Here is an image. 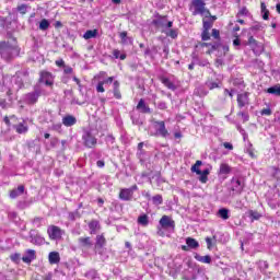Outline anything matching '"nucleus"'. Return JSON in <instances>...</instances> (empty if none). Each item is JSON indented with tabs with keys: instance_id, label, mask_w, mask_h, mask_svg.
I'll return each instance as SVG.
<instances>
[{
	"instance_id": "473e14b6",
	"label": "nucleus",
	"mask_w": 280,
	"mask_h": 280,
	"mask_svg": "<svg viewBox=\"0 0 280 280\" xmlns=\"http://www.w3.org/2000/svg\"><path fill=\"white\" fill-rule=\"evenodd\" d=\"M49 25L50 23L48 22L47 19H43L40 22H39V30L42 32H47V30H49Z\"/></svg>"
},
{
	"instance_id": "e433bc0d",
	"label": "nucleus",
	"mask_w": 280,
	"mask_h": 280,
	"mask_svg": "<svg viewBox=\"0 0 280 280\" xmlns=\"http://www.w3.org/2000/svg\"><path fill=\"white\" fill-rule=\"evenodd\" d=\"M231 173V166L228 164H221L220 166V174H230Z\"/></svg>"
},
{
	"instance_id": "9b49d317",
	"label": "nucleus",
	"mask_w": 280,
	"mask_h": 280,
	"mask_svg": "<svg viewBox=\"0 0 280 280\" xmlns=\"http://www.w3.org/2000/svg\"><path fill=\"white\" fill-rule=\"evenodd\" d=\"M38 97H40V93L32 92L26 94L25 102H27V104H36L38 102Z\"/></svg>"
},
{
	"instance_id": "2eb2a0df",
	"label": "nucleus",
	"mask_w": 280,
	"mask_h": 280,
	"mask_svg": "<svg viewBox=\"0 0 280 280\" xmlns=\"http://www.w3.org/2000/svg\"><path fill=\"white\" fill-rule=\"evenodd\" d=\"M25 191V186L21 185L19 186L16 189H13L10 192V198L14 199V198H19V196H22V194Z\"/></svg>"
},
{
	"instance_id": "3c124183",
	"label": "nucleus",
	"mask_w": 280,
	"mask_h": 280,
	"mask_svg": "<svg viewBox=\"0 0 280 280\" xmlns=\"http://www.w3.org/2000/svg\"><path fill=\"white\" fill-rule=\"evenodd\" d=\"M158 108H160V110H166V108H167V103H165V102L159 103Z\"/></svg>"
},
{
	"instance_id": "f3484780",
	"label": "nucleus",
	"mask_w": 280,
	"mask_h": 280,
	"mask_svg": "<svg viewBox=\"0 0 280 280\" xmlns=\"http://www.w3.org/2000/svg\"><path fill=\"white\" fill-rule=\"evenodd\" d=\"M119 38L122 45H132V37H128V32H121Z\"/></svg>"
},
{
	"instance_id": "6e6d98bb",
	"label": "nucleus",
	"mask_w": 280,
	"mask_h": 280,
	"mask_svg": "<svg viewBox=\"0 0 280 280\" xmlns=\"http://www.w3.org/2000/svg\"><path fill=\"white\" fill-rule=\"evenodd\" d=\"M233 93H234L233 90H229V89L224 90V95H229V97H231V98H233Z\"/></svg>"
},
{
	"instance_id": "e2e57ef3",
	"label": "nucleus",
	"mask_w": 280,
	"mask_h": 280,
	"mask_svg": "<svg viewBox=\"0 0 280 280\" xmlns=\"http://www.w3.org/2000/svg\"><path fill=\"white\" fill-rule=\"evenodd\" d=\"M223 145L226 150H233V144H231L230 142H225L223 143Z\"/></svg>"
},
{
	"instance_id": "aec40b11",
	"label": "nucleus",
	"mask_w": 280,
	"mask_h": 280,
	"mask_svg": "<svg viewBox=\"0 0 280 280\" xmlns=\"http://www.w3.org/2000/svg\"><path fill=\"white\" fill-rule=\"evenodd\" d=\"M42 82H45L47 86H51V73L49 72H42L40 73Z\"/></svg>"
},
{
	"instance_id": "052dcab7",
	"label": "nucleus",
	"mask_w": 280,
	"mask_h": 280,
	"mask_svg": "<svg viewBox=\"0 0 280 280\" xmlns=\"http://www.w3.org/2000/svg\"><path fill=\"white\" fill-rule=\"evenodd\" d=\"M206 244H207L209 250H211L212 242H211V238H210V237H207V238H206Z\"/></svg>"
},
{
	"instance_id": "864d4df0",
	"label": "nucleus",
	"mask_w": 280,
	"mask_h": 280,
	"mask_svg": "<svg viewBox=\"0 0 280 280\" xmlns=\"http://www.w3.org/2000/svg\"><path fill=\"white\" fill-rule=\"evenodd\" d=\"M113 80H115V77H109V78L103 80L102 82H104V84H113Z\"/></svg>"
},
{
	"instance_id": "a878e982",
	"label": "nucleus",
	"mask_w": 280,
	"mask_h": 280,
	"mask_svg": "<svg viewBox=\"0 0 280 280\" xmlns=\"http://www.w3.org/2000/svg\"><path fill=\"white\" fill-rule=\"evenodd\" d=\"M138 224H140L141 226H148V224H150V218L148 217V214H142L138 218Z\"/></svg>"
},
{
	"instance_id": "393cba45",
	"label": "nucleus",
	"mask_w": 280,
	"mask_h": 280,
	"mask_svg": "<svg viewBox=\"0 0 280 280\" xmlns=\"http://www.w3.org/2000/svg\"><path fill=\"white\" fill-rule=\"evenodd\" d=\"M230 210L226 208H221L219 209L217 215H219V218H221L222 220H229L230 215Z\"/></svg>"
},
{
	"instance_id": "58836bf2",
	"label": "nucleus",
	"mask_w": 280,
	"mask_h": 280,
	"mask_svg": "<svg viewBox=\"0 0 280 280\" xmlns=\"http://www.w3.org/2000/svg\"><path fill=\"white\" fill-rule=\"evenodd\" d=\"M153 200V205H163V197L161 195H155L154 197H152Z\"/></svg>"
},
{
	"instance_id": "423d86ee",
	"label": "nucleus",
	"mask_w": 280,
	"mask_h": 280,
	"mask_svg": "<svg viewBox=\"0 0 280 280\" xmlns=\"http://www.w3.org/2000/svg\"><path fill=\"white\" fill-rule=\"evenodd\" d=\"M47 233L50 240H60L62 237V230L56 225L48 226Z\"/></svg>"
},
{
	"instance_id": "69168bd1",
	"label": "nucleus",
	"mask_w": 280,
	"mask_h": 280,
	"mask_svg": "<svg viewBox=\"0 0 280 280\" xmlns=\"http://www.w3.org/2000/svg\"><path fill=\"white\" fill-rule=\"evenodd\" d=\"M113 86H114V91L119 90V81H114Z\"/></svg>"
},
{
	"instance_id": "4c0bfd02",
	"label": "nucleus",
	"mask_w": 280,
	"mask_h": 280,
	"mask_svg": "<svg viewBox=\"0 0 280 280\" xmlns=\"http://www.w3.org/2000/svg\"><path fill=\"white\" fill-rule=\"evenodd\" d=\"M211 27H213V21L203 19V30L209 31Z\"/></svg>"
},
{
	"instance_id": "5701e85b",
	"label": "nucleus",
	"mask_w": 280,
	"mask_h": 280,
	"mask_svg": "<svg viewBox=\"0 0 280 280\" xmlns=\"http://www.w3.org/2000/svg\"><path fill=\"white\" fill-rule=\"evenodd\" d=\"M42 121H45V124H51L54 121V114L51 112H44Z\"/></svg>"
},
{
	"instance_id": "09e8293b",
	"label": "nucleus",
	"mask_w": 280,
	"mask_h": 280,
	"mask_svg": "<svg viewBox=\"0 0 280 280\" xmlns=\"http://www.w3.org/2000/svg\"><path fill=\"white\" fill-rule=\"evenodd\" d=\"M113 93L116 100H121V92L119 90H113Z\"/></svg>"
},
{
	"instance_id": "b1692460",
	"label": "nucleus",
	"mask_w": 280,
	"mask_h": 280,
	"mask_svg": "<svg viewBox=\"0 0 280 280\" xmlns=\"http://www.w3.org/2000/svg\"><path fill=\"white\" fill-rule=\"evenodd\" d=\"M186 244H187L188 248H192V249L198 248L200 246L198 241H196L192 237H187L186 238Z\"/></svg>"
},
{
	"instance_id": "4468645a",
	"label": "nucleus",
	"mask_w": 280,
	"mask_h": 280,
	"mask_svg": "<svg viewBox=\"0 0 280 280\" xmlns=\"http://www.w3.org/2000/svg\"><path fill=\"white\" fill-rule=\"evenodd\" d=\"M137 109L140 110V113H152V110L150 109V106L145 105V101H143V98H141L137 105Z\"/></svg>"
},
{
	"instance_id": "a18cd8bd",
	"label": "nucleus",
	"mask_w": 280,
	"mask_h": 280,
	"mask_svg": "<svg viewBox=\"0 0 280 280\" xmlns=\"http://www.w3.org/2000/svg\"><path fill=\"white\" fill-rule=\"evenodd\" d=\"M11 260L14 261L15 264H19V261H21V254L11 255Z\"/></svg>"
},
{
	"instance_id": "7ed1b4c3",
	"label": "nucleus",
	"mask_w": 280,
	"mask_h": 280,
	"mask_svg": "<svg viewBox=\"0 0 280 280\" xmlns=\"http://www.w3.org/2000/svg\"><path fill=\"white\" fill-rule=\"evenodd\" d=\"M153 128L154 131H152V129L150 130V135H152V137H163L164 139L170 137V131H167V128L165 127V121H153Z\"/></svg>"
},
{
	"instance_id": "f704fd0d",
	"label": "nucleus",
	"mask_w": 280,
	"mask_h": 280,
	"mask_svg": "<svg viewBox=\"0 0 280 280\" xmlns=\"http://www.w3.org/2000/svg\"><path fill=\"white\" fill-rule=\"evenodd\" d=\"M237 19L242 18V16H250V12L248 11V9H246V7L241 8V10L237 12L236 14Z\"/></svg>"
},
{
	"instance_id": "774afa93",
	"label": "nucleus",
	"mask_w": 280,
	"mask_h": 280,
	"mask_svg": "<svg viewBox=\"0 0 280 280\" xmlns=\"http://www.w3.org/2000/svg\"><path fill=\"white\" fill-rule=\"evenodd\" d=\"M96 165H97V167H104L105 163H104V161L98 160V161L96 162Z\"/></svg>"
},
{
	"instance_id": "a211bd4d",
	"label": "nucleus",
	"mask_w": 280,
	"mask_h": 280,
	"mask_svg": "<svg viewBox=\"0 0 280 280\" xmlns=\"http://www.w3.org/2000/svg\"><path fill=\"white\" fill-rule=\"evenodd\" d=\"M49 264H60V254L58 252H51L48 255Z\"/></svg>"
},
{
	"instance_id": "f8f14e48",
	"label": "nucleus",
	"mask_w": 280,
	"mask_h": 280,
	"mask_svg": "<svg viewBox=\"0 0 280 280\" xmlns=\"http://www.w3.org/2000/svg\"><path fill=\"white\" fill-rule=\"evenodd\" d=\"M232 189L233 191H236V194H240L244 190V183L237 178L232 179Z\"/></svg>"
},
{
	"instance_id": "9d476101",
	"label": "nucleus",
	"mask_w": 280,
	"mask_h": 280,
	"mask_svg": "<svg viewBox=\"0 0 280 280\" xmlns=\"http://www.w3.org/2000/svg\"><path fill=\"white\" fill-rule=\"evenodd\" d=\"M62 124L67 128H70L71 126H75V124H78V119L75 116L67 115L62 118Z\"/></svg>"
},
{
	"instance_id": "6e6552de",
	"label": "nucleus",
	"mask_w": 280,
	"mask_h": 280,
	"mask_svg": "<svg viewBox=\"0 0 280 280\" xmlns=\"http://www.w3.org/2000/svg\"><path fill=\"white\" fill-rule=\"evenodd\" d=\"M248 95H249L248 92L237 94L236 102H237L240 108H244V106H248V104H250Z\"/></svg>"
},
{
	"instance_id": "1a4fd4ad",
	"label": "nucleus",
	"mask_w": 280,
	"mask_h": 280,
	"mask_svg": "<svg viewBox=\"0 0 280 280\" xmlns=\"http://www.w3.org/2000/svg\"><path fill=\"white\" fill-rule=\"evenodd\" d=\"M34 259H36V250L34 249H27L25 255L22 257V261H24V264H32Z\"/></svg>"
},
{
	"instance_id": "20e7f679",
	"label": "nucleus",
	"mask_w": 280,
	"mask_h": 280,
	"mask_svg": "<svg viewBox=\"0 0 280 280\" xmlns=\"http://www.w3.org/2000/svg\"><path fill=\"white\" fill-rule=\"evenodd\" d=\"M205 1L202 0H192V14L194 16H197V14H200L201 16H205V19H209L211 16V12L205 8Z\"/></svg>"
},
{
	"instance_id": "5fc2aeb1",
	"label": "nucleus",
	"mask_w": 280,
	"mask_h": 280,
	"mask_svg": "<svg viewBox=\"0 0 280 280\" xmlns=\"http://www.w3.org/2000/svg\"><path fill=\"white\" fill-rule=\"evenodd\" d=\"M40 222H43V219L42 218H35L33 220V223L35 224V226H40Z\"/></svg>"
},
{
	"instance_id": "4d7b16f0",
	"label": "nucleus",
	"mask_w": 280,
	"mask_h": 280,
	"mask_svg": "<svg viewBox=\"0 0 280 280\" xmlns=\"http://www.w3.org/2000/svg\"><path fill=\"white\" fill-rule=\"evenodd\" d=\"M212 36H213V38H220V31L213 28L212 30Z\"/></svg>"
},
{
	"instance_id": "dca6fc26",
	"label": "nucleus",
	"mask_w": 280,
	"mask_h": 280,
	"mask_svg": "<svg viewBox=\"0 0 280 280\" xmlns=\"http://www.w3.org/2000/svg\"><path fill=\"white\" fill-rule=\"evenodd\" d=\"M247 45L250 46V48L253 49V51L257 50V49H261V45L259 44V42L256 40L255 37L249 36Z\"/></svg>"
},
{
	"instance_id": "412c9836",
	"label": "nucleus",
	"mask_w": 280,
	"mask_h": 280,
	"mask_svg": "<svg viewBox=\"0 0 280 280\" xmlns=\"http://www.w3.org/2000/svg\"><path fill=\"white\" fill-rule=\"evenodd\" d=\"M14 129L18 132V135H25V132H27V130H28V127H27V125L20 122L14 126Z\"/></svg>"
},
{
	"instance_id": "6ab92c4d",
	"label": "nucleus",
	"mask_w": 280,
	"mask_h": 280,
	"mask_svg": "<svg viewBox=\"0 0 280 280\" xmlns=\"http://www.w3.org/2000/svg\"><path fill=\"white\" fill-rule=\"evenodd\" d=\"M89 229L91 231L92 235H95V233H97V231H100V221L97 220H93L89 223Z\"/></svg>"
},
{
	"instance_id": "338daca9",
	"label": "nucleus",
	"mask_w": 280,
	"mask_h": 280,
	"mask_svg": "<svg viewBox=\"0 0 280 280\" xmlns=\"http://www.w3.org/2000/svg\"><path fill=\"white\" fill-rule=\"evenodd\" d=\"M233 45H234V47H240V45H241L240 38L234 39Z\"/></svg>"
},
{
	"instance_id": "c756f323",
	"label": "nucleus",
	"mask_w": 280,
	"mask_h": 280,
	"mask_svg": "<svg viewBox=\"0 0 280 280\" xmlns=\"http://www.w3.org/2000/svg\"><path fill=\"white\" fill-rule=\"evenodd\" d=\"M153 23L156 25V27H166L167 18H159L158 20H154Z\"/></svg>"
},
{
	"instance_id": "ddd939ff",
	"label": "nucleus",
	"mask_w": 280,
	"mask_h": 280,
	"mask_svg": "<svg viewBox=\"0 0 280 280\" xmlns=\"http://www.w3.org/2000/svg\"><path fill=\"white\" fill-rule=\"evenodd\" d=\"M132 190H129L128 188H122L119 194L120 200H132Z\"/></svg>"
},
{
	"instance_id": "c85d7f7f",
	"label": "nucleus",
	"mask_w": 280,
	"mask_h": 280,
	"mask_svg": "<svg viewBox=\"0 0 280 280\" xmlns=\"http://www.w3.org/2000/svg\"><path fill=\"white\" fill-rule=\"evenodd\" d=\"M162 83L164 84V86L170 89V91H176V85L170 79L167 78L162 79Z\"/></svg>"
},
{
	"instance_id": "f03ea898",
	"label": "nucleus",
	"mask_w": 280,
	"mask_h": 280,
	"mask_svg": "<svg viewBox=\"0 0 280 280\" xmlns=\"http://www.w3.org/2000/svg\"><path fill=\"white\" fill-rule=\"evenodd\" d=\"M175 229H176V222L172 220V217L163 215L159 221L158 235L163 237V235H165V232L163 231H170L171 233H174Z\"/></svg>"
},
{
	"instance_id": "bb28decb",
	"label": "nucleus",
	"mask_w": 280,
	"mask_h": 280,
	"mask_svg": "<svg viewBox=\"0 0 280 280\" xmlns=\"http://www.w3.org/2000/svg\"><path fill=\"white\" fill-rule=\"evenodd\" d=\"M104 246H106V238L104 237V235H97L95 248H102Z\"/></svg>"
},
{
	"instance_id": "2f4dec72",
	"label": "nucleus",
	"mask_w": 280,
	"mask_h": 280,
	"mask_svg": "<svg viewBox=\"0 0 280 280\" xmlns=\"http://www.w3.org/2000/svg\"><path fill=\"white\" fill-rule=\"evenodd\" d=\"M200 165H202V161L198 160L195 165L191 166L190 171L195 174H202V171H200Z\"/></svg>"
},
{
	"instance_id": "0e129e2a",
	"label": "nucleus",
	"mask_w": 280,
	"mask_h": 280,
	"mask_svg": "<svg viewBox=\"0 0 280 280\" xmlns=\"http://www.w3.org/2000/svg\"><path fill=\"white\" fill-rule=\"evenodd\" d=\"M269 14H270V11H265V12H262V19H264V21H268Z\"/></svg>"
},
{
	"instance_id": "72a5a7b5",
	"label": "nucleus",
	"mask_w": 280,
	"mask_h": 280,
	"mask_svg": "<svg viewBox=\"0 0 280 280\" xmlns=\"http://www.w3.org/2000/svg\"><path fill=\"white\" fill-rule=\"evenodd\" d=\"M248 214L249 218H252V222H254V220H260L261 218V213H259L257 210H249Z\"/></svg>"
},
{
	"instance_id": "c9c22d12",
	"label": "nucleus",
	"mask_w": 280,
	"mask_h": 280,
	"mask_svg": "<svg viewBox=\"0 0 280 280\" xmlns=\"http://www.w3.org/2000/svg\"><path fill=\"white\" fill-rule=\"evenodd\" d=\"M113 56H114V58H116V59L126 60V54H121V51H119V50H117V49H115V50L113 51Z\"/></svg>"
},
{
	"instance_id": "cd10ccee",
	"label": "nucleus",
	"mask_w": 280,
	"mask_h": 280,
	"mask_svg": "<svg viewBox=\"0 0 280 280\" xmlns=\"http://www.w3.org/2000/svg\"><path fill=\"white\" fill-rule=\"evenodd\" d=\"M195 259L197 261H200L201 264H211V256L206 255V256H200V255H196Z\"/></svg>"
},
{
	"instance_id": "680f3d73",
	"label": "nucleus",
	"mask_w": 280,
	"mask_h": 280,
	"mask_svg": "<svg viewBox=\"0 0 280 280\" xmlns=\"http://www.w3.org/2000/svg\"><path fill=\"white\" fill-rule=\"evenodd\" d=\"M260 10H261V13L269 12L268 9L266 8V3L265 2H261Z\"/></svg>"
},
{
	"instance_id": "0eeeda50",
	"label": "nucleus",
	"mask_w": 280,
	"mask_h": 280,
	"mask_svg": "<svg viewBox=\"0 0 280 280\" xmlns=\"http://www.w3.org/2000/svg\"><path fill=\"white\" fill-rule=\"evenodd\" d=\"M78 244H79V248H81V250H89L90 248H93V241L89 236L79 237Z\"/></svg>"
},
{
	"instance_id": "bf43d9fd",
	"label": "nucleus",
	"mask_w": 280,
	"mask_h": 280,
	"mask_svg": "<svg viewBox=\"0 0 280 280\" xmlns=\"http://www.w3.org/2000/svg\"><path fill=\"white\" fill-rule=\"evenodd\" d=\"M56 65H57V67H65V60L58 59V60H56Z\"/></svg>"
},
{
	"instance_id": "a19ab883",
	"label": "nucleus",
	"mask_w": 280,
	"mask_h": 280,
	"mask_svg": "<svg viewBox=\"0 0 280 280\" xmlns=\"http://www.w3.org/2000/svg\"><path fill=\"white\" fill-rule=\"evenodd\" d=\"M96 91H97V93H105L106 92V90L104 89V82L103 81H100L96 84Z\"/></svg>"
},
{
	"instance_id": "7c9ffc66",
	"label": "nucleus",
	"mask_w": 280,
	"mask_h": 280,
	"mask_svg": "<svg viewBox=\"0 0 280 280\" xmlns=\"http://www.w3.org/2000/svg\"><path fill=\"white\" fill-rule=\"evenodd\" d=\"M267 93H269L270 95H277L278 97H280V85H275L267 89Z\"/></svg>"
},
{
	"instance_id": "f257e3e1",
	"label": "nucleus",
	"mask_w": 280,
	"mask_h": 280,
	"mask_svg": "<svg viewBox=\"0 0 280 280\" xmlns=\"http://www.w3.org/2000/svg\"><path fill=\"white\" fill-rule=\"evenodd\" d=\"M19 55V47L16 44H10V42H0V56L4 60H11L14 56Z\"/></svg>"
},
{
	"instance_id": "37998d69",
	"label": "nucleus",
	"mask_w": 280,
	"mask_h": 280,
	"mask_svg": "<svg viewBox=\"0 0 280 280\" xmlns=\"http://www.w3.org/2000/svg\"><path fill=\"white\" fill-rule=\"evenodd\" d=\"M201 46L202 47H211V50H208L207 54H211V51H215V49L218 47L215 44H209V43H203Z\"/></svg>"
},
{
	"instance_id": "603ef678",
	"label": "nucleus",
	"mask_w": 280,
	"mask_h": 280,
	"mask_svg": "<svg viewBox=\"0 0 280 280\" xmlns=\"http://www.w3.org/2000/svg\"><path fill=\"white\" fill-rule=\"evenodd\" d=\"M167 36H171V38H176L178 36V33L174 30H171L168 32Z\"/></svg>"
},
{
	"instance_id": "c03bdc74",
	"label": "nucleus",
	"mask_w": 280,
	"mask_h": 280,
	"mask_svg": "<svg viewBox=\"0 0 280 280\" xmlns=\"http://www.w3.org/2000/svg\"><path fill=\"white\" fill-rule=\"evenodd\" d=\"M260 115H266L267 117H270V115H272V109H270V107L264 108L261 109Z\"/></svg>"
},
{
	"instance_id": "39448f33",
	"label": "nucleus",
	"mask_w": 280,
	"mask_h": 280,
	"mask_svg": "<svg viewBox=\"0 0 280 280\" xmlns=\"http://www.w3.org/2000/svg\"><path fill=\"white\" fill-rule=\"evenodd\" d=\"M83 145L85 148H94L97 145V138L93 133V130H86L82 135Z\"/></svg>"
},
{
	"instance_id": "8fccbe9b",
	"label": "nucleus",
	"mask_w": 280,
	"mask_h": 280,
	"mask_svg": "<svg viewBox=\"0 0 280 280\" xmlns=\"http://www.w3.org/2000/svg\"><path fill=\"white\" fill-rule=\"evenodd\" d=\"M33 244H43L44 240L43 237H35L31 241Z\"/></svg>"
},
{
	"instance_id": "4be33fe9",
	"label": "nucleus",
	"mask_w": 280,
	"mask_h": 280,
	"mask_svg": "<svg viewBox=\"0 0 280 280\" xmlns=\"http://www.w3.org/2000/svg\"><path fill=\"white\" fill-rule=\"evenodd\" d=\"M97 30H89L83 34L85 40H91V38H97Z\"/></svg>"
},
{
	"instance_id": "49530a36",
	"label": "nucleus",
	"mask_w": 280,
	"mask_h": 280,
	"mask_svg": "<svg viewBox=\"0 0 280 280\" xmlns=\"http://www.w3.org/2000/svg\"><path fill=\"white\" fill-rule=\"evenodd\" d=\"M202 40H209L211 38V35L209 34V31H205L201 34Z\"/></svg>"
},
{
	"instance_id": "13d9d810",
	"label": "nucleus",
	"mask_w": 280,
	"mask_h": 280,
	"mask_svg": "<svg viewBox=\"0 0 280 280\" xmlns=\"http://www.w3.org/2000/svg\"><path fill=\"white\" fill-rule=\"evenodd\" d=\"M63 72H65L66 74L73 73V68H71V67L68 66V67L65 68Z\"/></svg>"
},
{
	"instance_id": "ea45409f",
	"label": "nucleus",
	"mask_w": 280,
	"mask_h": 280,
	"mask_svg": "<svg viewBox=\"0 0 280 280\" xmlns=\"http://www.w3.org/2000/svg\"><path fill=\"white\" fill-rule=\"evenodd\" d=\"M206 86H207L210 91H213V89H218L220 85H218L217 82L208 81V82H206Z\"/></svg>"
},
{
	"instance_id": "79ce46f5",
	"label": "nucleus",
	"mask_w": 280,
	"mask_h": 280,
	"mask_svg": "<svg viewBox=\"0 0 280 280\" xmlns=\"http://www.w3.org/2000/svg\"><path fill=\"white\" fill-rule=\"evenodd\" d=\"M18 12H20V14H27V4H20L18 7Z\"/></svg>"
},
{
	"instance_id": "de8ad7c7",
	"label": "nucleus",
	"mask_w": 280,
	"mask_h": 280,
	"mask_svg": "<svg viewBox=\"0 0 280 280\" xmlns=\"http://www.w3.org/2000/svg\"><path fill=\"white\" fill-rule=\"evenodd\" d=\"M199 176V180L200 183H207V180H209L208 176L207 175H203V173L201 174H197Z\"/></svg>"
}]
</instances>
